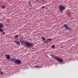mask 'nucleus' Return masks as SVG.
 <instances>
[{
	"label": "nucleus",
	"mask_w": 78,
	"mask_h": 78,
	"mask_svg": "<svg viewBox=\"0 0 78 78\" xmlns=\"http://www.w3.org/2000/svg\"><path fill=\"white\" fill-rule=\"evenodd\" d=\"M15 37L16 38L18 37L19 35H18L17 34H16V35L15 36Z\"/></svg>",
	"instance_id": "nucleus-15"
},
{
	"label": "nucleus",
	"mask_w": 78,
	"mask_h": 78,
	"mask_svg": "<svg viewBox=\"0 0 78 78\" xmlns=\"http://www.w3.org/2000/svg\"><path fill=\"white\" fill-rule=\"evenodd\" d=\"M16 43L17 44H18V45H20V42L18 41H15Z\"/></svg>",
	"instance_id": "nucleus-9"
},
{
	"label": "nucleus",
	"mask_w": 78,
	"mask_h": 78,
	"mask_svg": "<svg viewBox=\"0 0 78 78\" xmlns=\"http://www.w3.org/2000/svg\"><path fill=\"white\" fill-rule=\"evenodd\" d=\"M28 4L29 5V6H31L32 4L31 2H29Z\"/></svg>",
	"instance_id": "nucleus-10"
},
{
	"label": "nucleus",
	"mask_w": 78,
	"mask_h": 78,
	"mask_svg": "<svg viewBox=\"0 0 78 78\" xmlns=\"http://www.w3.org/2000/svg\"><path fill=\"white\" fill-rule=\"evenodd\" d=\"M51 47V48H55V45L54 44L52 45Z\"/></svg>",
	"instance_id": "nucleus-14"
},
{
	"label": "nucleus",
	"mask_w": 78,
	"mask_h": 78,
	"mask_svg": "<svg viewBox=\"0 0 78 78\" xmlns=\"http://www.w3.org/2000/svg\"><path fill=\"white\" fill-rule=\"evenodd\" d=\"M5 57H6V58L7 59H10V57L9 56V54L5 55Z\"/></svg>",
	"instance_id": "nucleus-7"
},
{
	"label": "nucleus",
	"mask_w": 78,
	"mask_h": 78,
	"mask_svg": "<svg viewBox=\"0 0 78 78\" xmlns=\"http://www.w3.org/2000/svg\"><path fill=\"white\" fill-rule=\"evenodd\" d=\"M4 73H2V72H1V74L2 75H3V74Z\"/></svg>",
	"instance_id": "nucleus-20"
},
{
	"label": "nucleus",
	"mask_w": 78,
	"mask_h": 78,
	"mask_svg": "<svg viewBox=\"0 0 78 78\" xmlns=\"http://www.w3.org/2000/svg\"><path fill=\"white\" fill-rule=\"evenodd\" d=\"M46 41H51V38H49L48 39L46 40Z\"/></svg>",
	"instance_id": "nucleus-13"
},
{
	"label": "nucleus",
	"mask_w": 78,
	"mask_h": 78,
	"mask_svg": "<svg viewBox=\"0 0 78 78\" xmlns=\"http://www.w3.org/2000/svg\"><path fill=\"white\" fill-rule=\"evenodd\" d=\"M23 41V40H22V39H21V40H20V42H21V43H22V41Z\"/></svg>",
	"instance_id": "nucleus-16"
},
{
	"label": "nucleus",
	"mask_w": 78,
	"mask_h": 78,
	"mask_svg": "<svg viewBox=\"0 0 78 78\" xmlns=\"http://www.w3.org/2000/svg\"><path fill=\"white\" fill-rule=\"evenodd\" d=\"M3 27V23H0V33H2V32L3 34H5V32L3 31V30L2 28Z\"/></svg>",
	"instance_id": "nucleus-4"
},
{
	"label": "nucleus",
	"mask_w": 78,
	"mask_h": 78,
	"mask_svg": "<svg viewBox=\"0 0 78 78\" xmlns=\"http://www.w3.org/2000/svg\"><path fill=\"white\" fill-rule=\"evenodd\" d=\"M38 67H39L40 68H42V66H38Z\"/></svg>",
	"instance_id": "nucleus-19"
},
{
	"label": "nucleus",
	"mask_w": 78,
	"mask_h": 78,
	"mask_svg": "<svg viewBox=\"0 0 78 78\" xmlns=\"http://www.w3.org/2000/svg\"><path fill=\"white\" fill-rule=\"evenodd\" d=\"M25 40H23V41H22V42L21 43V44L23 45V44H25Z\"/></svg>",
	"instance_id": "nucleus-11"
},
{
	"label": "nucleus",
	"mask_w": 78,
	"mask_h": 78,
	"mask_svg": "<svg viewBox=\"0 0 78 78\" xmlns=\"http://www.w3.org/2000/svg\"><path fill=\"white\" fill-rule=\"evenodd\" d=\"M42 8H45V7L44 6H42Z\"/></svg>",
	"instance_id": "nucleus-21"
},
{
	"label": "nucleus",
	"mask_w": 78,
	"mask_h": 78,
	"mask_svg": "<svg viewBox=\"0 0 78 78\" xmlns=\"http://www.w3.org/2000/svg\"><path fill=\"white\" fill-rule=\"evenodd\" d=\"M67 12H68V13H69V14H70V12H69V11H67Z\"/></svg>",
	"instance_id": "nucleus-23"
},
{
	"label": "nucleus",
	"mask_w": 78,
	"mask_h": 78,
	"mask_svg": "<svg viewBox=\"0 0 78 78\" xmlns=\"http://www.w3.org/2000/svg\"><path fill=\"white\" fill-rule=\"evenodd\" d=\"M13 62H15V64L18 65H20V64L22 63V61L20 59H17Z\"/></svg>",
	"instance_id": "nucleus-5"
},
{
	"label": "nucleus",
	"mask_w": 78,
	"mask_h": 78,
	"mask_svg": "<svg viewBox=\"0 0 78 78\" xmlns=\"http://www.w3.org/2000/svg\"><path fill=\"white\" fill-rule=\"evenodd\" d=\"M69 31H72V29H70V28L69 29Z\"/></svg>",
	"instance_id": "nucleus-22"
},
{
	"label": "nucleus",
	"mask_w": 78,
	"mask_h": 78,
	"mask_svg": "<svg viewBox=\"0 0 78 78\" xmlns=\"http://www.w3.org/2000/svg\"><path fill=\"white\" fill-rule=\"evenodd\" d=\"M50 55L55 60H57L58 62H61V63L63 62V60L62 59V58H60L58 56L52 55V54H50Z\"/></svg>",
	"instance_id": "nucleus-1"
},
{
	"label": "nucleus",
	"mask_w": 78,
	"mask_h": 78,
	"mask_svg": "<svg viewBox=\"0 0 78 78\" xmlns=\"http://www.w3.org/2000/svg\"><path fill=\"white\" fill-rule=\"evenodd\" d=\"M77 47H78V45L77 46Z\"/></svg>",
	"instance_id": "nucleus-25"
},
{
	"label": "nucleus",
	"mask_w": 78,
	"mask_h": 78,
	"mask_svg": "<svg viewBox=\"0 0 78 78\" xmlns=\"http://www.w3.org/2000/svg\"><path fill=\"white\" fill-rule=\"evenodd\" d=\"M25 46L27 48H31L32 47V43L28 41H26L24 43Z\"/></svg>",
	"instance_id": "nucleus-2"
},
{
	"label": "nucleus",
	"mask_w": 78,
	"mask_h": 78,
	"mask_svg": "<svg viewBox=\"0 0 78 78\" xmlns=\"http://www.w3.org/2000/svg\"><path fill=\"white\" fill-rule=\"evenodd\" d=\"M41 38L42 39H43V41H45V38H44V37H41Z\"/></svg>",
	"instance_id": "nucleus-12"
},
{
	"label": "nucleus",
	"mask_w": 78,
	"mask_h": 78,
	"mask_svg": "<svg viewBox=\"0 0 78 78\" xmlns=\"http://www.w3.org/2000/svg\"><path fill=\"white\" fill-rule=\"evenodd\" d=\"M59 11H60L61 12H62V13L63 12V11H64V10H65V9H66V7L63 5H60L59 6Z\"/></svg>",
	"instance_id": "nucleus-3"
},
{
	"label": "nucleus",
	"mask_w": 78,
	"mask_h": 78,
	"mask_svg": "<svg viewBox=\"0 0 78 78\" xmlns=\"http://www.w3.org/2000/svg\"><path fill=\"white\" fill-rule=\"evenodd\" d=\"M11 61H10V62H11V61H16V57H13L11 59H10Z\"/></svg>",
	"instance_id": "nucleus-8"
},
{
	"label": "nucleus",
	"mask_w": 78,
	"mask_h": 78,
	"mask_svg": "<svg viewBox=\"0 0 78 78\" xmlns=\"http://www.w3.org/2000/svg\"><path fill=\"white\" fill-rule=\"evenodd\" d=\"M44 43H47V42H45V41H44Z\"/></svg>",
	"instance_id": "nucleus-24"
},
{
	"label": "nucleus",
	"mask_w": 78,
	"mask_h": 78,
	"mask_svg": "<svg viewBox=\"0 0 78 78\" xmlns=\"http://www.w3.org/2000/svg\"><path fill=\"white\" fill-rule=\"evenodd\" d=\"M2 7L3 9H4L5 8V7L4 5L2 6Z\"/></svg>",
	"instance_id": "nucleus-17"
},
{
	"label": "nucleus",
	"mask_w": 78,
	"mask_h": 78,
	"mask_svg": "<svg viewBox=\"0 0 78 78\" xmlns=\"http://www.w3.org/2000/svg\"><path fill=\"white\" fill-rule=\"evenodd\" d=\"M63 27H65V30H69L70 29V28H69V27L68 26L67 24H64L63 26Z\"/></svg>",
	"instance_id": "nucleus-6"
},
{
	"label": "nucleus",
	"mask_w": 78,
	"mask_h": 78,
	"mask_svg": "<svg viewBox=\"0 0 78 78\" xmlns=\"http://www.w3.org/2000/svg\"><path fill=\"white\" fill-rule=\"evenodd\" d=\"M34 68H37L38 67V66H34Z\"/></svg>",
	"instance_id": "nucleus-18"
}]
</instances>
